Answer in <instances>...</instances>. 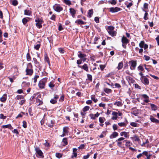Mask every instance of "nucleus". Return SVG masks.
I'll use <instances>...</instances> for the list:
<instances>
[{
	"mask_svg": "<svg viewBox=\"0 0 159 159\" xmlns=\"http://www.w3.org/2000/svg\"><path fill=\"white\" fill-rule=\"evenodd\" d=\"M33 66L31 63L27 64V68L25 70L26 75L31 76L33 73Z\"/></svg>",
	"mask_w": 159,
	"mask_h": 159,
	"instance_id": "f257e3e1",
	"label": "nucleus"
},
{
	"mask_svg": "<svg viewBox=\"0 0 159 159\" xmlns=\"http://www.w3.org/2000/svg\"><path fill=\"white\" fill-rule=\"evenodd\" d=\"M114 27L111 25L108 26L107 29L109 34L112 37H114L116 35V32L114 30Z\"/></svg>",
	"mask_w": 159,
	"mask_h": 159,
	"instance_id": "f03ea898",
	"label": "nucleus"
},
{
	"mask_svg": "<svg viewBox=\"0 0 159 159\" xmlns=\"http://www.w3.org/2000/svg\"><path fill=\"white\" fill-rule=\"evenodd\" d=\"M48 78H45L41 80L39 82L38 85L40 88L43 89L45 85V84L47 81Z\"/></svg>",
	"mask_w": 159,
	"mask_h": 159,
	"instance_id": "7ed1b4c3",
	"label": "nucleus"
},
{
	"mask_svg": "<svg viewBox=\"0 0 159 159\" xmlns=\"http://www.w3.org/2000/svg\"><path fill=\"white\" fill-rule=\"evenodd\" d=\"M129 40L124 36H123L121 39L122 46L125 49L126 48L127 44L129 43Z\"/></svg>",
	"mask_w": 159,
	"mask_h": 159,
	"instance_id": "20e7f679",
	"label": "nucleus"
},
{
	"mask_svg": "<svg viewBox=\"0 0 159 159\" xmlns=\"http://www.w3.org/2000/svg\"><path fill=\"white\" fill-rule=\"evenodd\" d=\"M35 21L36 22V26L39 29L41 28L42 27V24L43 22V20L39 18H37Z\"/></svg>",
	"mask_w": 159,
	"mask_h": 159,
	"instance_id": "39448f33",
	"label": "nucleus"
},
{
	"mask_svg": "<svg viewBox=\"0 0 159 159\" xmlns=\"http://www.w3.org/2000/svg\"><path fill=\"white\" fill-rule=\"evenodd\" d=\"M129 66H130V69L132 70L135 69L137 65V61H136L132 60L129 62Z\"/></svg>",
	"mask_w": 159,
	"mask_h": 159,
	"instance_id": "423d86ee",
	"label": "nucleus"
},
{
	"mask_svg": "<svg viewBox=\"0 0 159 159\" xmlns=\"http://www.w3.org/2000/svg\"><path fill=\"white\" fill-rule=\"evenodd\" d=\"M53 9L56 11L59 12L63 10V8L60 5L57 4H55L53 6Z\"/></svg>",
	"mask_w": 159,
	"mask_h": 159,
	"instance_id": "0eeeda50",
	"label": "nucleus"
},
{
	"mask_svg": "<svg viewBox=\"0 0 159 159\" xmlns=\"http://www.w3.org/2000/svg\"><path fill=\"white\" fill-rule=\"evenodd\" d=\"M35 151H36V154L37 157H40L42 158L43 157V153L39 148H35Z\"/></svg>",
	"mask_w": 159,
	"mask_h": 159,
	"instance_id": "6e6552de",
	"label": "nucleus"
},
{
	"mask_svg": "<svg viewBox=\"0 0 159 159\" xmlns=\"http://www.w3.org/2000/svg\"><path fill=\"white\" fill-rule=\"evenodd\" d=\"M140 80L145 85H148L149 84L148 79L147 78L146 76L142 78H140Z\"/></svg>",
	"mask_w": 159,
	"mask_h": 159,
	"instance_id": "1a4fd4ad",
	"label": "nucleus"
},
{
	"mask_svg": "<svg viewBox=\"0 0 159 159\" xmlns=\"http://www.w3.org/2000/svg\"><path fill=\"white\" fill-rule=\"evenodd\" d=\"M120 10V8L118 7H111L110 8V11L112 13L116 12Z\"/></svg>",
	"mask_w": 159,
	"mask_h": 159,
	"instance_id": "9d476101",
	"label": "nucleus"
},
{
	"mask_svg": "<svg viewBox=\"0 0 159 159\" xmlns=\"http://www.w3.org/2000/svg\"><path fill=\"white\" fill-rule=\"evenodd\" d=\"M99 113H98V112H97L95 114H93L92 113L90 114L89 115V116L91 119H92L93 120H95L96 118L98 117V116H99Z\"/></svg>",
	"mask_w": 159,
	"mask_h": 159,
	"instance_id": "9b49d317",
	"label": "nucleus"
},
{
	"mask_svg": "<svg viewBox=\"0 0 159 159\" xmlns=\"http://www.w3.org/2000/svg\"><path fill=\"white\" fill-rule=\"evenodd\" d=\"M78 67L79 68H80L82 69H84L87 72H88L89 71L88 65L86 64H84V65L82 66L78 65Z\"/></svg>",
	"mask_w": 159,
	"mask_h": 159,
	"instance_id": "f8f14e48",
	"label": "nucleus"
},
{
	"mask_svg": "<svg viewBox=\"0 0 159 159\" xmlns=\"http://www.w3.org/2000/svg\"><path fill=\"white\" fill-rule=\"evenodd\" d=\"M78 53L79 54H78V57L81 59H82L84 61H85V59L84 58L86 56V55L80 52H79Z\"/></svg>",
	"mask_w": 159,
	"mask_h": 159,
	"instance_id": "ddd939ff",
	"label": "nucleus"
},
{
	"mask_svg": "<svg viewBox=\"0 0 159 159\" xmlns=\"http://www.w3.org/2000/svg\"><path fill=\"white\" fill-rule=\"evenodd\" d=\"M143 155H144L146 157V158L145 159H150V157L152 156L151 154H148V152L146 151H143L142 153Z\"/></svg>",
	"mask_w": 159,
	"mask_h": 159,
	"instance_id": "4468645a",
	"label": "nucleus"
},
{
	"mask_svg": "<svg viewBox=\"0 0 159 159\" xmlns=\"http://www.w3.org/2000/svg\"><path fill=\"white\" fill-rule=\"evenodd\" d=\"M40 43L39 41H37L34 46V48L36 50H39L40 47Z\"/></svg>",
	"mask_w": 159,
	"mask_h": 159,
	"instance_id": "2eb2a0df",
	"label": "nucleus"
},
{
	"mask_svg": "<svg viewBox=\"0 0 159 159\" xmlns=\"http://www.w3.org/2000/svg\"><path fill=\"white\" fill-rule=\"evenodd\" d=\"M70 12L72 16V17L74 18L75 17V15L76 13V11L73 8H70Z\"/></svg>",
	"mask_w": 159,
	"mask_h": 159,
	"instance_id": "dca6fc26",
	"label": "nucleus"
},
{
	"mask_svg": "<svg viewBox=\"0 0 159 159\" xmlns=\"http://www.w3.org/2000/svg\"><path fill=\"white\" fill-rule=\"evenodd\" d=\"M112 115L113 116L112 117L111 119L113 120H116L117 118L118 112L115 111H113L112 112Z\"/></svg>",
	"mask_w": 159,
	"mask_h": 159,
	"instance_id": "f3484780",
	"label": "nucleus"
},
{
	"mask_svg": "<svg viewBox=\"0 0 159 159\" xmlns=\"http://www.w3.org/2000/svg\"><path fill=\"white\" fill-rule=\"evenodd\" d=\"M31 18L29 17H25L22 19V22L24 25H25L26 23L30 20Z\"/></svg>",
	"mask_w": 159,
	"mask_h": 159,
	"instance_id": "a211bd4d",
	"label": "nucleus"
},
{
	"mask_svg": "<svg viewBox=\"0 0 159 159\" xmlns=\"http://www.w3.org/2000/svg\"><path fill=\"white\" fill-rule=\"evenodd\" d=\"M150 120L153 122L156 123H159V120H157L154 117L152 116H150Z\"/></svg>",
	"mask_w": 159,
	"mask_h": 159,
	"instance_id": "6ab92c4d",
	"label": "nucleus"
},
{
	"mask_svg": "<svg viewBox=\"0 0 159 159\" xmlns=\"http://www.w3.org/2000/svg\"><path fill=\"white\" fill-rule=\"evenodd\" d=\"M118 135V133L114 132L110 135V138L111 139H113L117 137Z\"/></svg>",
	"mask_w": 159,
	"mask_h": 159,
	"instance_id": "aec40b11",
	"label": "nucleus"
},
{
	"mask_svg": "<svg viewBox=\"0 0 159 159\" xmlns=\"http://www.w3.org/2000/svg\"><path fill=\"white\" fill-rule=\"evenodd\" d=\"M125 121L126 122H120L118 123V125L120 127L125 126L128 123L127 120L126 119Z\"/></svg>",
	"mask_w": 159,
	"mask_h": 159,
	"instance_id": "412c9836",
	"label": "nucleus"
},
{
	"mask_svg": "<svg viewBox=\"0 0 159 159\" xmlns=\"http://www.w3.org/2000/svg\"><path fill=\"white\" fill-rule=\"evenodd\" d=\"M32 12L31 11L29 10H24V14L25 15L30 16Z\"/></svg>",
	"mask_w": 159,
	"mask_h": 159,
	"instance_id": "4be33fe9",
	"label": "nucleus"
},
{
	"mask_svg": "<svg viewBox=\"0 0 159 159\" xmlns=\"http://www.w3.org/2000/svg\"><path fill=\"white\" fill-rule=\"evenodd\" d=\"M75 23L78 24L80 25H84L86 24V22L83 21L81 20H76L75 21Z\"/></svg>",
	"mask_w": 159,
	"mask_h": 159,
	"instance_id": "5701e85b",
	"label": "nucleus"
},
{
	"mask_svg": "<svg viewBox=\"0 0 159 159\" xmlns=\"http://www.w3.org/2000/svg\"><path fill=\"white\" fill-rule=\"evenodd\" d=\"M151 107V109L153 111H156L157 109V106L153 104H150Z\"/></svg>",
	"mask_w": 159,
	"mask_h": 159,
	"instance_id": "b1692460",
	"label": "nucleus"
},
{
	"mask_svg": "<svg viewBox=\"0 0 159 159\" xmlns=\"http://www.w3.org/2000/svg\"><path fill=\"white\" fill-rule=\"evenodd\" d=\"M62 143H63V145L64 146L67 145L68 144L67 139L66 138H63L62 140Z\"/></svg>",
	"mask_w": 159,
	"mask_h": 159,
	"instance_id": "393cba45",
	"label": "nucleus"
},
{
	"mask_svg": "<svg viewBox=\"0 0 159 159\" xmlns=\"http://www.w3.org/2000/svg\"><path fill=\"white\" fill-rule=\"evenodd\" d=\"M143 11H144V12H145V13L144 14V16L143 17V19L145 20H148V14L147 12V11L146 10H144V9H143Z\"/></svg>",
	"mask_w": 159,
	"mask_h": 159,
	"instance_id": "a878e982",
	"label": "nucleus"
},
{
	"mask_svg": "<svg viewBox=\"0 0 159 159\" xmlns=\"http://www.w3.org/2000/svg\"><path fill=\"white\" fill-rule=\"evenodd\" d=\"M6 95L4 94L0 98V100L2 102H5L6 100Z\"/></svg>",
	"mask_w": 159,
	"mask_h": 159,
	"instance_id": "bb28decb",
	"label": "nucleus"
},
{
	"mask_svg": "<svg viewBox=\"0 0 159 159\" xmlns=\"http://www.w3.org/2000/svg\"><path fill=\"white\" fill-rule=\"evenodd\" d=\"M93 12L92 9L89 10L88 12L89 17H91L93 15Z\"/></svg>",
	"mask_w": 159,
	"mask_h": 159,
	"instance_id": "cd10ccee",
	"label": "nucleus"
},
{
	"mask_svg": "<svg viewBox=\"0 0 159 159\" xmlns=\"http://www.w3.org/2000/svg\"><path fill=\"white\" fill-rule=\"evenodd\" d=\"M54 123L53 120H51L49 122H48L47 123L48 125L50 127H52L53 126Z\"/></svg>",
	"mask_w": 159,
	"mask_h": 159,
	"instance_id": "c85d7f7f",
	"label": "nucleus"
},
{
	"mask_svg": "<svg viewBox=\"0 0 159 159\" xmlns=\"http://www.w3.org/2000/svg\"><path fill=\"white\" fill-rule=\"evenodd\" d=\"M104 91L107 93H111L112 92V90L109 89L105 88L104 89Z\"/></svg>",
	"mask_w": 159,
	"mask_h": 159,
	"instance_id": "c756f323",
	"label": "nucleus"
},
{
	"mask_svg": "<svg viewBox=\"0 0 159 159\" xmlns=\"http://www.w3.org/2000/svg\"><path fill=\"white\" fill-rule=\"evenodd\" d=\"M120 134L121 136H124L125 137L127 138V133L126 132H121Z\"/></svg>",
	"mask_w": 159,
	"mask_h": 159,
	"instance_id": "7c9ffc66",
	"label": "nucleus"
},
{
	"mask_svg": "<svg viewBox=\"0 0 159 159\" xmlns=\"http://www.w3.org/2000/svg\"><path fill=\"white\" fill-rule=\"evenodd\" d=\"M114 105L118 107H121L122 105L123 104L121 102L118 101L115 102Z\"/></svg>",
	"mask_w": 159,
	"mask_h": 159,
	"instance_id": "2f4dec72",
	"label": "nucleus"
},
{
	"mask_svg": "<svg viewBox=\"0 0 159 159\" xmlns=\"http://www.w3.org/2000/svg\"><path fill=\"white\" fill-rule=\"evenodd\" d=\"M2 127L3 128H9L10 129H11L12 128V126L11 124H9L8 125H3L2 126Z\"/></svg>",
	"mask_w": 159,
	"mask_h": 159,
	"instance_id": "473e14b6",
	"label": "nucleus"
},
{
	"mask_svg": "<svg viewBox=\"0 0 159 159\" xmlns=\"http://www.w3.org/2000/svg\"><path fill=\"white\" fill-rule=\"evenodd\" d=\"M123 65L122 62H120L119 63L117 68L118 70L121 69L123 67Z\"/></svg>",
	"mask_w": 159,
	"mask_h": 159,
	"instance_id": "72a5a7b5",
	"label": "nucleus"
},
{
	"mask_svg": "<svg viewBox=\"0 0 159 159\" xmlns=\"http://www.w3.org/2000/svg\"><path fill=\"white\" fill-rule=\"evenodd\" d=\"M44 60L45 61L47 62L49 64H50V61H49V59L47 55L46 54L44 55Z\"/></svg>",
	"mask_w": 159,
	"mask_h": 159,
	"instance_id": "f704fd0d",
	"label": "nucleus"
},
{
	"mask_svg": "<svg viewBox=\"0 0 159 159\" xmlns=\"http://www.w3.org/2000/svg\"><path fill=\"white\" fill-rule=\"evenodd\" d=\"M63 1L66 5H70L71 4V2L69 0H63Z\"/></svg>",
	"mask_w": 159,
	"mask_h": 159,
	"instance_id": "c9c22d12",
	"label": "nucleus"
},
{
	"mask_svg": "<svg viewBox=\"0 0 159 159\" xmlns=\"http://www.w3.org/2000/svg\"><path fill=\"white\" fill-rule=\"evenodd\" d=\"M31 58L30 55V54L28 52L26 54V59L27 61H31Z\"/></svg>",
	"mask_w": 159,
	"mask_h": 159,
	"instance_id": "e433bc0d",
	"label": "nucleus"
},
{
	"mask_svg": "<svg viewBox=\"0 0 159 159\" xmlns=\"http://www.w3.org/2000/svg\"><path fill=\"white\" fill-rule=\"evenodd\" d=\"M75 151L77 150V149L76 148H73V155H72L71 157L72 158H73L74 157H76L77 156V153L75 152Z\"/></svg>",
	"mask_w": 159,
	"mask_h": 159,
	"instance_id": "4c0bfd02",
	"label": "nucleus"
},
{
	"mask_svg": "<svg viewBox=\"0 0 159 159\" xmlns=\"http://www.w3.org/2000/svg\"><path fill=\"white\" fill-rule=\"evenodd\" d=\"M145 44L144 42L143 41H142L139 43V45L140 47L141 48H143V46Z\"/></svg>",
	"mask_w": 159,
	"mask_h": 159,
	"instance_id": "58836bf2",
	"label": "nucleus"
},
{
	"mask_svg": "<svg viewBox=\"0 0 159 159\" xmlns=\"http://www.w3.org/2000/svg\"><path fill=\"white\" fill-rule=\"evenodd\" d=\"M90 107L88 106H86L83 109V111L84 112L86 111H87L89 110V109Z\"/></svg>",
	"mask_w": 159,
	"mask_h": 159,
	"instance_id": "ea45409f",
	"label": "nucleus"
},
{
	"mask_svg": "<svg viewBox=\"0 0 159 159\" xmlns=\"http://www.w3.org/2000/svg\"><path fill=\"white\" fill-rule=\"evenodd\" d=\"M91 99L94 102H96L98 101V99L95 98V95H92L91 96Z\"/></svg>",
	"mask_w": 159,
	"mask_h": 159,
	"instance_id": "a19ab883",
	"label": "nucleus"
},
{
	"mask_svg": "<svg viewBox=\"0 0 159 159\" xmlns=\"http://www.w3.org/2000/svg\"><path fill=\"white\" fill-rule=\"evenodd\" d=\"M133 138L135 141H138L140 140L139 137L136 135H134L133 136Z\"/></svg>",
	"mask_w": 159,
	"mask_h": 159,
	"instance_id": "79ce46f5",
	"label": "nucleus"
},
{
	"mask_svg": "<svg viewBox=\"0 0 159 159\" xmlns=\"http://www.w3.org/2000/svg\"><path fill=\"white\" fill-rule=\"evenodd\" d=\"M39 77V76L38 75H35L34 77L33 78L34 80V83H35L37 81V79Z\"/></svg>",
	"mask_w": 159,
	"mask_h": 159,
	"instance_id": "37998d69",
	"label": "nucleus"
},
{
	"mask_svg": "<svg viewBox=\"0 0 159 159\" xmlns=\"http://www.w3.org/2000/svg\"><path fill=\"white\" fill-rule=\"evenodd\" d=\"M23 98H24L23 96L21 95H18L16 97V98L17 100L22 99Z\"/></svg>",
	"mask_w": 159,
	"mask_h": 159,
	"instance_id": "c03bdc74",
	"label": "nucleus"
},
{
	"mask_svg": "<svg viewBox=\"0 0 159 159\" xmlns=\"http://www.w3.org/2000/svg\"><path fill=\"white\" fill-rule=\"evenodd\" d=\"M63 132L65 134L68 133V128L67 127H64L63 128Z\"/></svg>",
	"mask_w": 159,
	"mask_h": 159,
	"instance_id": "a18cd8bd",
	"label": "nucleus"
},
{
	"mask_svg": "<svg viewBox=\"0 0 159 159\" xmlns=\"http://www.w3.org/2000/svg\"><path fill=\"white\" fill-rule=\"evenodd\" d=\"M87 77L89 80H90L91 81H92V77L91 75L88 74Z\"/></svg>",
	"mask_w": 159,
	"mask_h": 159,
	"instance_id": "49530a36",
	"label": "nucleus"
},
{
	"mask_svg": "<svg viewBox=\"0 0 159 159\" xmlns=\"http://www.w3.org/2000/svg\"><path fill=\"white\" fill-rule=\"evenodd\" d=\"M12 4L15 6L18 4V2L16 0H13L12 1Z\"/></svg>",
	"mask_w": 159,
	"mask_h": 159,
	"instance_id": "de8ad7c7",
	"label": "nucleus"
},
{
	"mask_svg": "<svg viewBox=\"0 0 159 159\" xmlns=\"http://www.w3.org/2000/svg\"><path fill=\"white\" fill-rule=\"evenodd\" d=\"M138 70L140 71H143L144 68L141 65H139L138 67Z\"/></svg>",
	"mask_w": 159,
	"mask_h": 159,
	"instance_id": "09e8293b",
	"label": "nucleus"
},
{
	"mask_svg": "<svg viewBox=\"0 0 159 159\" xmlns=\"http://www.w3.org/2000/svg\"><path fill=\"white\" fill-rule=\"evenodd\" d=\"M25 99L23 98L20 102H19V103L20 105H22L25 103Z\"/></svg>",
	"mask_w": 159,
	"mask_h": 159,
	"instance_id": "8fccbe9b",
	"label": "nucleus"
},
{
	"mask_svg": "<svg viewBox=\"0 0 159 159\" xmlns=\"http://www.w3.org/2000/svg\"><path fill=\"white\" fill-rule=\"evenodd\" d=\"M58 51L61 53H64L65 52L64 49L62 48H58Z\"/></svg>",
	"mask_w": 159,
	"mask_h": 159,
	"instance_id": "3c124183",
	"label": "nucleus"
},
{
	"mask_svg": "<svg viewBox=\"0 0 159 159\" xmlns=\"http://www.w3.org/2000/svg\"><path fill=\"white\" fill-rule=\"evenodd\" d=\"M126 79L129 82V81H132L133 80V79L130 76H126Z\"/></svg>",
	"mask_w": 159,
	"mask_h": 159,
	"instance_id": "603ef678",
	"label": "nucleus"
},
{
	"mask_svg": "<svg viewBox=\"0 0 159 159\" xmlns=\"http://www.w3.org/2000/svg\"><path fill=\"white\" fill-rule=\"evenodd\" d=\"M56 156L57 157L59 158L62 157L61 154L60 153H56Z\"/></svg>",
	"mask_w": 159,
	"mask_h": 159,
	"instance_id": "864d4df0",
	"label": "nucleus"
},
{
	"mask_svg": "<svg viewBox=\"0 0 159 159\" xmlns=\"http://www.w3.org/2000/svg\"><path fill=\"white\" fill-rule=\"evenodd\" d=\"M36 101L37 102L39 103V104H38L39 106L40 105H41L43 104V102L42 101L40 100V99H37Z\"/></svg>",
	"mask_w": 159,
	"mask_h": 159,
	"instance_id": "5fc2aeb1",
	"label": "nucleus"
},
{
	"mask_svg": "<svg viewBox=\"0 0 159 159\" xmlns=\"http://www.w3.org/2000/svg\"><path fill=\"white\" fill-rule=\"evenodd\" d=\"M103 119H105L104 117H100L99 118V121L100 123L102 124L104 122Z\"/></svg>",
	"mask_w": 159,
	"mask_h": 159,
	"instance_id": "6e6d98bb",
	"label": "nucleus"
},
{
	"mask_svg": "<svg viewBox=\"0 0 159 159\" xmlns=\"http://www.w3.org/2000/svg\"><path fill=\"white\" fill-rule=\"evenodd\" d=\"M50 102L51 103L53 104H55L57 102V101L55 99H51L50 101Z\"/></svg>",
	"mask_w": 159,
	"mask_h": 159,
	"instance_id": "4d7b16f0",
	"label": "nucleus"
},
{
	"mask_svg": "<svg viewBox=\"0 0 159 159\" xmlns=\"http://www.w3.org/2000/svg\"><path fill=\"white\" fill-rule=\"evenodd\" d=\"M23 127L24 128L27 127V123L25 121H23Z\"/></svg>",
	"mask_w": 159,
	"mask_h": 159,
	"instance_id": "13d9d810",
	"label": "nucleus"
},
{
	"mask_svg": "<svg viewBox=\"0 0 159 159\" xmlns=\"http://www.w3.org/2000/svg\"><path fill=\"white\" fill-rule=\"evenodd\" d=\"M115 88H120L121 87L120 85L118 83H116L114 85Z\"/></svg>",
	"mask_w": 159,
	"mask_h": 159,
	"instance_id": "bf43d9fd",
	"label": "nucleus"
},
{
	"mask_svg": "<svg viewBox=\"0 0 159 159\" xmlns=\"http://www.w3.org/2000/svg\"><path fill=\"white\" fill-rule=\"evenodd\" d=\"M6 118V116H4L2 114H0V118L3 119H5Z\"/></svg>",
	"mask_w": 159,
	"mask_h": 159,
	"instance_id": "052dcab7",
	"label": "nucleus"
},
{
	"mask_svg": "<svg viewBox=\"0 0 159 159\" xmlns=\"http://www.w3.org/2000/svg\"><path fill=\"white\" fill-rule=\"evenodd\" d=\"M148 4L147 3H144L143 5V7L145 9H148Z\"/></svg>",
	"mask_w": 159,
	"mask_h": 159,
	"instance_id": "680f3d73",
	"label": "nucleus"
},
{
	"mask_svg": "<svg viewBox=\"0 0 159 159\" xmlns=\"http://www.w3.org/2000/svg\"><path fill=\"white\" fill-rule=\"evenodd\" d=\"M133 127H137V124L135 122H132L130 124Z\"/></svg>",
	"mask_w": 159,
	"mask_h": 159,
	"instance_id": "e2e57ef3",
	"label": "nucleus"
},
{
	"mask_svg": "<svg viewBox=\"0 0 159 159\" xmlns=\"http://www.w3.org/2000/svg\"><path fill=\"white\" fill-rule=\"evenodd\" d=\"M132 144V143L130 142L129 141H127L126 142L125 145L127 147H129L131 146V145Z\"/></svg>",
	"mask_w": 159,
	"mask_h": 159,
	"instance_id": "0e129e2a",
	"label": "nucleus"
},
{
	"mask_svg": "<svg viewBox=\"0 0 159 159\" xmlns=\"http://www.w3.org/2000/svg\"><path fill=\"white\" fill-rule=\"evenodd\" d=\"M48 86L51 88H53L54 87V84H53L51 82H50L48 84Z\"/></svg>",
	"mask_w": 159,
	"mask_h": 159,
	"instance_id": "69168bd1",
	"label": "nucleus"
},
{
	"mask_svg": "<svg viewBox=\"0 0 159 159\" xmlns=\"http://www.w3.org/2000/svg\"><path fill=\"white\" fill-rule=\"evenodd\" d=\"M113 128L114 130H115L117 129V126L116 124H114L113 125Z\"/></svg>",
	"mask_w": 159,
	"mask_h": 159,
	"instance_id": "338daca9",
	"label": "nucleus"
},
{
	"mask_svg": "<svg viewBox=\"0 0 159 159\" xmlns=\"http://www.w3.org/2000/svg\"><path fill=\"white\" fill-rule=\"evenodd\" d=\"M158 45H159V35L157 36V37L155 39Z\"/></svg>",
	"mask_w": 159,
	"mask_h": 159,
	"instance_id": "774afa93",
	"label": "nucleus"
}]
</instances>
